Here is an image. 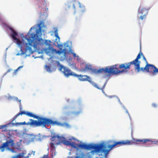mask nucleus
Wrapping results in <instances>:
<instances>
[{"label": "nucleus", "instance_id": "obj_27", "mask_svg": "<svg viewBox=\"0 0 158 158\" xmlns=\"http://www.w3.org/2000/svg\"><path fill=\"white\" fill-rule=\"evenodd\" d=\"M90 71L93 73H98V69H93L91 68Z\"/></svg>", "mask_w": 158, "mask_h": 158}, {"label": "nucleus", "instance_id": "obj_30", "mask_svg": "<svg viewBox=\"0 0 158 158\" xmlns=\"http://www.w3.org/2000/svg\"><path fill=\"white\" fill-rule=\"evenodd\" d=\"M152 106L154 108H156L158 106V105L156 104L155 103L152 104Z\"/></svg>", "mask_w": 158, "mask_h": 158}, {"label": "nucleus", "instance_id": "obj_5", "mask_svg": "<svg viewBox=\"0 0 158 158\" xmlns=\"http://www.w3.org/2000/svg\"><path fill=\"white\" fill-rule=\"evenodd\" d=\"M119 66L117 64L112 66L106 67L105 69L101 68L98 69V73L103 72L109 75L117 74L121 73H123L122 70L119 69Z\"/></svg>", "mask_w": 158, "mask_h": 158}, {"label": "nucleus", "instance_id": "obj_9", "mask_svg": "<svg viewBox=\"0 0 158 158\" xmlns=\"http://www.w3.org/2000/svg\"><path fill=\"white\" fill-rule=\"evenodd\" d=\"M14 145V142L13 140L11 139L7 140L6 142L3 143L1 146H0V149H1L2 152H3L4 151L5 148L7 147L10 150L14 152V149H10L9 148L13 146Z\"/></svg>", "mask_w": 158, "mask_h": 158}, {"label": "nucleus", "instance_id": "obj_3", "mask_svg": "<svg viewBox=\"0 0 158 158\" xmlns=\"http://www.w3.org/2000/svg\"><path fill=\"white\" fill-rule=\"evenodd\" d=\"M77 147L86 150L94 149V150L91 151L89 153L91 155H94L95 153L102 152L104 153L105 156L106 157L109 152V150H106L105 145L101 143L98 144H87L82 143L77 145Z\"/></svg>", "mask_w": 158, "mask_h": 158}, {"label": "nucleus", "instance_id": "obj_13", "mask_svg": "<svg viewBox=\"0 0 158 158\" xmlns=\"http://www.w3.org/2000/svg\"><path fill=\"white\" fill-rule=\"evenodd\" d=\"M57 139L59 143H63L64 144L67 146L70 145V142L68 140H64V138L62 137H60L59 136H53L52 138V141H53Z\"/></svg>", "mask_w": 158, "mask_h": 158}, {"label": "nucleus", "instance_id": "obj_15", "mask_svg": "<svg viewBox=\"0 0 158 158\" xmlns=\"http://www.w3.org/2000/svg\"><path fill=\"white\" fill-rule=\"evenodd\" d=\"M60 50H56V51L53 52H50V55L54 53L58 54L59 55H60L61 54L63 53V56L61 57V58L62 59H65L66 58V55L67 53V52L66 51V50L65 49H64L63 50L61 48H60Z\"/></svg>", "mask_w": 158, "mask_h": 158}, {"label": "nucleus", "instance_id": "obj_10", "mask_svg": "<svg viewBox=\"0 0 158 158\" xmlns=\"http://www.w3.org/2000/svg\"><path fill=\"white\" fill-rule=\"evenodd\" d=\"M60 70L66 77H69L70 76L73 77L75 76V73L72 72L69 69L65 67L62 65H60Z\"/></svg>", "mask_w": 158, "mask_h": 158}, {"label": "nucleus", "instance_id": "obj_29", "mask_svg": "<svg viewBox=\"0 0 158 158\" xmlns=\"http://www.w3.org/2000/svg\"><path fill=\"white\" fill-rule=\"evenodd\" d=\"M81 113L80 111H73L72 112V114L74 115H77Z\"/></svg>", "mask_w": 158, "mask_h": 158}, {"label": "nucleus", "instance_id": "obj_39", "mask_svg": "<svg viewBox=\"0 0 158 158\" xmlns=\"http://www.w3.org/2000/svg\"><path fill=\"white\" fill-rule=\"evenodd\" d=\"M67 6L68 7H69V8L70 7V6H69L68 5H67Z\"/></svg>", "mask_w": 158, "mask_h": 158}, {"label": "nucleus", "instance_id": "obj_6", "mask_svg": "<svg viewBox=\"0 0 158 158\" xmlns=\"http://www.w3.org/2000/svg\"><path fill=\"white\" fill-rule=\"evenodd\" d=\"M142 56L143 60L145 62L146 65L144 67H140L139 72L141 71L144 72L145 71L147 72L151 73L153 76H155L156 75L157 73H158V69L154 65L148 64L147 60L143 54Z\"/></svg>", "mask_w": 158, "mask_h": 158}, {"label": "nucleus", "instance_id": "obj_14", "mask_svg": "<svg viewBox=\"0 0 158 158\" xmlns=\"http://www.w3.org/2000/svg\"><path fill=\"white\" fill-rule=\"evenodd\" d=\"M47 12V8L45 7L41 9L39 15L40 20H46V19L48 16Z\"/></svg>", "mask_w": 158, "mask_h": 158}, {"label": "nucleus", "instance_id": "obj_34", "mask_svg": "<svg viewBox=\"0 0 158 158\" xmlns=\"http://www.w3.org/2000/svg\"><path fill=\"white\" fill-rule=\"evenodd\" d=\"M12 70V69H8V70H7V73H8V72H10V71L11 70Z\"/></svg>", "mask_w": 158, "mask_h": 158}, {"label": "nucleus", "instance_id": "obj_21", "mask_svg": "<svg viewBox=\"0 0 158 158\" xmlns=\"http://www.w3.org/2000/svg\"><path fill=\"white\" fill-rule=\"evenodd\" d=\"M90 82L91 84H92V85L94 87H95L96 88H97L98 89H102V90H103V88H104L105 86V85H106V83H105V84H104V85H103V87L101 89L100 88H99L98 86V85L95 83H94V82L92 81V80L91 79V81L90 82Z\"/></svg>", "mask_w": 158, "mask_h": 158}, {"label": "nucleus", "instance_id": "obj_24", "mask_svg": "<svg viewBox=\"0 0 158 158\" xmlns=\"http://www.w3.org/2000/svg\"><path fill=\"white\" fill-rule=\"evenodd\" d=\"M27 123H26L25 122H19V123H15L16 126H19V125H30V124H27Z\"/></svg>", "mask_w": 158, "mask_h": 158}, {"label": "nucleus", "instance_id": "obj_32", "mask_svg": "<svg viewBox=\"0 0 158 158\" xmlns=\"http://www.w3.org/2000/svg\"><path fill=\"white\" fill-rule=\"evenodd\" d=\"M73 54L74 57H75L76 56V55L75 53H73Z\"/></svg>", "mask_w": 158, "mask_h": 158}, {"label": "nucleus", "instance_id": "obj_23", "mask_svg": "<svg viewBox=\"0 0 158 158\" xmlns=\"http://www.w3.org/2000/svg\"><path fill=\"white\" fill-rule=\"evenodd\" d=\"M53 29L54 30V33L55 34V36L58 39V41L57 42V43H58L60 41V38L58 36V30L57 28H54Z\"/></svg>", "mask_w": 158, "mask_h": 158}, {"label": "nucleus", "instance_id": "obj_36", "mask_svg": "<svg viewBox=\"0 0 158 158\" xmlns=\"http://www.w3.org/2000/svg\"><path fill=\"white\" fill-rule=\"evenodd\" d=\"M12 158H18V156H13Z\"/></svg>", "mask_w": 158, "mask_h": 158}, {"label": "nucleus", "instance_id": "obj_42", "mask_svg": "<svg viewBox=\"0 0 158 158\" xmlns=\"http://www.w3.org/2000/svg\"><path fill=\"white\" fill-rule=\"evenodd\" d=\"M22 109V108L21 107H20V111L21 110V109Z\"/></svg>", "mask_w": 158, "mask_h": 158}, {"label": "nucleus", "instance_id": "obj_22", "mask_svg": "<svg viewBox=\"0 0 158 158\" xmlns=\"http://www.w3.org/2000/svg\"><path fill=\"white\" fill-rule=\"evenodd\" d=\"M51 139L52 142L50 143V146L53 149L55 148V144H56L57 145L58 144V143L57 142V140H58L57 139H56L54 141H52V138Z\"/></svg>", "mask_w": 158, "mask_h": 158}, {"label": "nucleus", "instance_id": "obj_43", "mask_svg": "<svg viewBox=\"0 0 158 158\" xmlns=\"http://www.w3.org/2000/svg\"><path fill=\"white\" fill-rule=\"evenodd\" d=\"M19 101V102H21V100H20Z\"/></svg>", "mask_w": 158, "mask_h": 158}, {"label": "nucleus", "instance_id": "obj_12", "mask_svg": "<svg viewBox=\"0 0 158 158\" xmlns=\"http://www.w3.org/2000/svg\"><path fill=\"white\" fill-rule=\"evenodd\" d=\"M134 144H140L144 145H151L152 144V140L148 139H133Z\"/></svg>", "mask_w": 158, "mask_h": 158}, {"label": "nucleus", "instance_id": "obj_41", "mask_svg": "<svg viewBox=\"0 0 158 158\" xmlns=\"http://www.w3.org/2000/svg\"><path fill=\"white\" fill-rule=\"evenodd\" d=\"M19 55V54L18 53L16 55Z\"/></svg>", "mask_w": 158, "mask_h": 158}, {"label": "nucleus", "instance_id": "obj_44", "mask_svg": "<svg viewBox=\"0 0 158 158\" xmlns=\"http://www.w3.org/2000/svg\"><path fill=\"white\" fill-rule=\"evenodd\" d=\"M57 39H56V41H57Z\"/></svg>", "mask_w": 158, "mask_h": 158}, {"label": "nucleus", "instance_id": "obj_2", "mask_svg": "<svg viewBox=\"0 0 158 158\" xmlns=\"http://www.w3.org/2000/svg\"><path fill=\"white\" fill-rule=\"evenodd\" d=\"M27 115L38 119L37 121L30 119H29L30 122L27 123V124H30V125L33 126L34 127L42 126L44 127H46V126H49L50 125H60V123L57 121H54L49 118L39 117L34 115L31 112L27 111Z\"/></svg>", "mask_w": 158, "mask_h": 158}, {"label": "nucleus", "instance_id": "obj_17", "mask_svg": "<svg viewBox=\"0 0 158 158\" xmlns=\"http://www.w3.org/2000/svg\"><path fill=\"white\" fill-rule=\"evenodd\" d=\"M92 67V65L90 64H89L85 63H82L81 65V69L83 72L90 71Z\"/></svg>", "mask_w": 158, "mask_h": 158}, {"label": "nucleus", "instance_id": "obj_33", "mask_svg": "<svg viewBox=\"0 0 158 158\" xmlns=\"http://www.w3.org/2000/svg\"><path fill=\"white\" fill-rule=\"evenodd\" d=\"M6 126L5 125H1V127L0 128V129L4 127H5Z\"/></svg>", "mask_w": 158, "mask_h": 158}, {"label": "nucleus", "instance_id": "obj_11", "mask_svg": "<svg viewBox=\"0 0 158 158\" xmlns=\"http://www.w3.org/2000/svg\"><path fill=\"white\" fill-rule=\"evenodd\" d=\"M148 9L146 8H139L138 14L139 19L141 20L146 19L148 14Z\"/></svg>", "mask_w": 158, "mask_h": 158}, {"label": "nucleus", "instance_id": "obj_38", "mask_svg": "<svg viewBox=\"0 0 158 158\" xmlns=\"http://www.w3.org/2000/svg\"><path fill=\"white\" fill-rule=\"evenodd\" d=\"M109 97L110 98H112V96H109Z\"/></svg>", "mask_w": 158, "mask_h": 158}, {"label": "nucleus", "instance_id": "obj_18", "mask_svg": "<svg viewBox=\"0 0 158 158\" xmlns=\"http://www.w3.org/2000/svg\"><path fill=\"white\" fill-rule=\"evenodd\" d=\"M71 2L73 4V6L74 9H75V5L78 4L79 5V7L81 9V11L82 12H83L85 11V8L84 6L81 5V3L77 0H72Z\"/></svg>", "mask_w": 158, "mask_h": 158}, {"label": "nucleus", "instance_id": "obj_28", "mask_svg": "<svg viewBox=\"0 0 158 158\" xmlns=\"http://www.w3.org/2000/svg\"><path fill=\"white\" fill-rule=\"evenodd\" d=\"M45 68L47 71L48 72H50L51 71L50 67L49 66L46 65L45 66Z\"/></svg>", "mask_w": 158, "mask_h": 158}, {"label": "nucleus", "instance_id": "obj_26", "mask_svg": "<svg viewBox=\"0 0 158 158\" xmlns=\"http://www.w3.org/2000/svg\"><path fill=\"white\" fill-rule=\"evenodd\" d=\"M76 144L75 142H70V145L69 146H71V147L74 148H76L77 147V146H76Z\"/></svg>", "mask_w": 158, "mask_h": 158}, {"label": "nucleus", "instance_id": "obj_35", "mask_svg": "<svg viewBox=\"0 0 158 158\" xmlns=\"http://www.w3.org/2000/svg\"><path fill=\"white\" fill-rule=\"evenodd\" d=\"M43 158H44L45 157H48V156L47 155H44V156H43Z\"/></svg>", "mask_w": 158, "mask_h": 158}, {"label": "nucleus", "instance_id": "obj_37", "mask_svg": "<svg viewBox=\"0 0 158 158\" xmlns=\"http://www.w3.org/2000/svg\"><path fill=\"white\" fill-rule=\"evenodd\" d=\"M75 158H79V156H76Z\"/></svg>", "mask_w": 158, "mask_h": 158}, {"label": "nucleus", "instance_id": "obj_8", "mask_svg": "<svg viewBox=\"0 0 158 158\" xmlns=\"http://www.w3.org/2000/svg\"><path fill=\"white\" fill-rule=\"evenodd\" d=\"M14 40L16 41V44L20 46V51L21 52V53H20L21 55L26 54L27 53L29 54H31L33 53V51L32 50L31 47L32 46H30L29 43V46H28V44L27 43H26V49L24 52L23 50L22 46V42L17 38V39Z\"/></svg>", "mask_w": 158, "mask_h": 158}, {"label": "nucleus", "instance_id": "obj_31", "mask_svg": "<svg viewBox=\"0 0 158 158\" xmlns=\"http://www.w3.org/2000/svg\"><path fill=\"white\" fill-rule=\"evenodd\" d=\"M152 144H157L158 145V141H152Z\"/></svg>", "mask_w": 158, "mask_h": 158}, {"label": "nucleus", "instance_id": "obj_1", "mask_svg": "<svg viewBox=\"0 0 158 158\" xmlns=\"http://www.w3.org/2000/svg\"><path fill=\"white\" fill-rule=\"evenodd\" d=\"M35 32V33H30L29 32L25 36V39L30 46H33L34 48H36L38 45L44 44L45 46L48 48H45L44 51L47 54L49 55H50V52L56 51V49H54L52 47L51 41L50 40H44L41 38V28L40 27H39L38 29H36Z\"/></svg>", "mask_w": 158, "mask_h": 158}, {"label": "nucleus", "instance_id": "obj_25", "mask_svg": "<svg viewBox=\"0 0 158 158\" xmlns=\"http://www.w3.org/2000/svg\"><path fill=\"white\" fill-rule=\"evenodd\" d=\"M23 67V65H21V66H19V67H18L17 69H15L14 71V72L13 73V75H15L16 74L17 72L18 71V70H19L21 68H22Z\"/></svg>", "mask_w": 158, "mask_h": 158}, {"label": "nucleus", "instance_id": "obj_16", "mask_svg": "<svg viewBox=\"0 0 158 158\" xmlns=\"http://www.w3.org/2000/svg\"><path fill=\"white\" fill-rule=\"evenodd\" d=\"M75 77H77L80 81H91V78L87 75H83L81 74L77 75L76 74H75Z\"/></svg>", "mask_w": 158, "mask_h": 158}, {"label": "nucleus", "instance_id": "obj_19", "mask_svg": "<svg viewBox=\"0 0 158 158\" xmlns=\"http://www.w3.org/2000/svg\"><path fill=\"white\" fill-rule=\"evenodd\" d=\"M27 111H25L24 110H21L20 111V112L17 114L15 115L12 118V121H13L17 117L19 116L20 115H22L23 114H25L27 115Z\"/></svg>", "mask_w": 158, "mask_h": 158}, {"label": "nucleus", "instance_id": "obj_4", "mask_svg": "<svg viewBox=\"0 0 158 158\" xmlns=\"http://www.w3.org/2000/svg\"><path fill=\"white\" fill-rule=\"evenodd\" d=\"M142 55L143 53L141 52L140 50V52L135 60L129 62L121 64L119 66V69H122L123 73H126L130 69L131 65H134L135 70L136 71L137 73H139L140 62L139 60L140 58V56H142Z\"/></svg>", "mask_w": 158, "mask_h": 158}, {"label": "nucleus", "instance_id": "obj_20", "mask_svg": "<svg viewBox=\"0 0 158 158\" xmlns=\"http://www.w3.org/2000/svg\"><path fill=\"white\" fill-rule=\"evenodd\" d=\"M11 30L12 31V33L11 34V35L13 39V40L17 39L16 36L18 35L17 33L13 29H11Z\"/></svg>", "mask_w": 158, "mask_h": 158}, {"label": "nucleus", "instance_id": "obj_40", "mask_svg": "<svg viewBox=\"0 0 158 158\" xmlns=\"http://www.w3.org/2000/svg\"><path fill=\"white\" fill-rule=\"evenodd\" d=\"M32 29V27H31L30 28V30L31 31V30Z\"/></svg>", "mask_w": 158, "mask_h": 158}, {"label": "nucleus", "instance_id": "obj_7", "mask_svg": "<svg viewBox=\"0 0 158 158\" xmlns=\"http://www.w3.org/2000/svg\"><path fill=\"white\" fill-rule=\"evenodd\" d=\"M111 142L113 143V144L112 145H109L108 148L109 149V150H109L111 149L114 147L118 146L125 145H131L134 144V141L133 139L129 140H122L120 141H111Z\"/></svg>", "mask_w": 158, "mask_h": 158}]
</instances>
